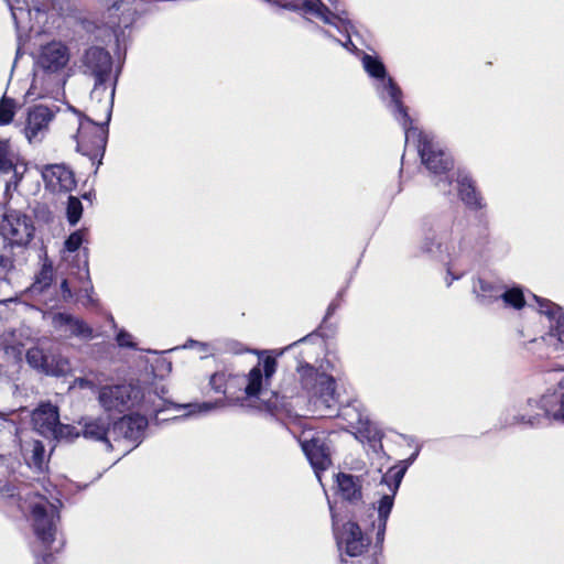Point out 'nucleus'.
Segmentation results:
<instances>
[{
  "label": "nucleus",
  "instance_id": "obj_47",
  "mask_svg": "<svg viewBox=\"0 0 564 564\" xmlns=\"http://www.w3.org/2000/svg\"><path fill=\"white\" fill-rule=\"evenodd\" d=\"M52 280V272L50 270H43L41 272V278L34 284L36 290H43L45 286L50 285Z\"/></svg>",
  "mask_w": 564,
  "mask_h": 564
},
{
  "label": "nucleus",
  "instance_id": "obj_17",
  "mask_svg": "<svg viewBox=\"0 0 564 564\" xmlns=\"http://www.w3.org/2000/svg\"><path fill=\"white\" fill-rule=\"evenodd\" d=\"M53 328L65 338H80L90 340L94 338V329L82 318L69 313L58 312L52 316Z\"/></svg>",
  "mask_w": 564,
  "mask_h": 564
},
{
  "label": "nucleus",
  "instance_id": "obj_11",
  "mask_svg": "<svg viewBox=\"0 0 564 564\" xmlns=\"http://www.w3.org/2000/svg\"><path fill=\"white\" fill-rule=\"evenodd\" d=\"M69 61V47L62 41H52L41 46L36 65L46 74H62Z\"/></svg>",
  "mask_w": 564,
  "mask_h": 564
},
{
  "label": "nucleus",
  "instance_id": "obj_37",
  "mask_svg": "<svg viewBox=\"0 0 564 564\" xmlns=\"http://www.w3.org/2000/svg\"><path fill=\"white\" fill-rule=\"evenodd\" d=\"M15 113V101L3 96L0 100V126L9 124Z\"/></svg>",
  "mask_w": 564,
  "mask_h": 564
},
{
  "label": "nucleus",
  "instance_id": "obj_48",
  "mask_svg": "<svg viewBox=\"0 0 564 564\" xmlns=\"http://www.w3.org/2000/svg\"><path fill=\"white\" fill-rule=\"evenodd\" d=\"M15 496V487L0 479V498H12Z\"/></svg>",
  "mask_w": 564,
  "mask_h": 564
},
{
  "label": "nucleus",
  "instance_id": "obj_22",
  "mask_svg": "<svg viewBox=\"0 0 564 564\" xmlns=\"http://www.w3.org/2000/svg\"><path fill=\"white\" fill-rule=\"evenodd\" d=\"M11 11L12 19L18 30H31L30 24L32 12L41 13L39 1L29 0H4Z\"/></svg>",
  "mask_w": 564,
  "mask_h": 564
},
{
  "label": "nucleus",
  "instance_id": "obj_19",
  "mask_svg": "<svg viewBox=\"0 0 564 564\" xmlns=\"http://www.w3.org/2000/svg\"><path fill=\"white\" fill-rule=\"evenodd\" d=\"M42 177L46 187L54 193L70 192L76 185L73 172L64 164L44 166Z\"/></svg>",
  "mask_w": 564,
  "mask_h": 564
},
{
  "label": "nucleus",
  "instance_id": "obj_59",
  "mask_svg": "<svg viewBox=\"0 0 564 564\" xmlns=\"http://www.w3.org/2000/svg\"><path fill=\"white\" fill-rule=\"evenodd\" d=\"M85 274L88 275L87 262H85Z\"/></svg>",
  "mask_w": 564,
  "mask_h": 564
},
{
  "label": "nucleus",
  "instance_id": "obj_46",
  "mask_svg": "<svg viewBox=\"0 0 564 564\" xmlns=\"http://www.w3.org/2000/svg\"><path fill=\"white\" fill-rule=\"evenodd\" d=\"M352 23L350 22V28L348 29V31H345L343 28L341 30H339L338 28H336V30L341 33V34H345L347 36V40L346 41H340V40H336L337 43H339L341 46H344L346 50L350 51V52H355L357 51V46L352 43L351 39H350V32L352 30Z\"/></svg>",
  "mask_w": 564,
  "mask_h": 564
},
{
  "label": "nucleus",
  "instance_id": "obj_10",
  "mask_svg": "<svg viewBox=\"0 0 564 564\" xmlns=\"http://www.w3.org/2000/svg\"><path fill=\"white\" fill-rule=\"evenodd\" d=\"M330 8L326 7L321 0H305L300 3V11L306 14H312L322 20L325 24L334 28H341L348 31L350 28V20L348 13L341 8L338 0H327Z\"/></svg>",
  "mask_w": 564,
  "mask_h": 564
},
{
  "label": "nucleus",
  "instance_id": "obj_7",
  "mask_svg": "<svg viewBox=\"0 0 564 564\" xmlns=\"http://www.w3.org/2000/svg\"><path fill=\"white\" fill-rule=\"evenodd\" d=\"M108 123L104 118L102 122L84 116L79 119V126L75 135L77 142V151L83 155L89 156L91 160L101 158L104 155L107 138H108Z\"/></svg>",
  "mask_w": 564,
  "mask_h": 564
},
{
  "label": "nucleus",
  "instance_id": "obj_1",
  "mask_svg": "<svg viewBox=\"0 0 564 564\" xmlns=\"http://www.w3.org/2000/svg\"><path fill=\"white\" fill-rule=\"evenodd\" d=\"M398 121L404 129L405 143L417 142V152L423 164L438 177L435 185L442 193L449 194L452 192V178L447 175V172L453 165L451 156L434 142L433 137L415 128L410 117L406 121L398 118Z\"/></svg>",
  "mask_w": 564,
  "mask_h": 564
},
{
  "label": "nucleus",
  "instance_id": "obj_13",
  "mask_svg": "<svg viewBox=\"0 0 564 564\" xmlns=\"http://www.w3.org/2000/svg\"><path fill=\"white\" fill-rule=\"evenodd\" d=\"M299 441L317 478L321 479L319 473L326 470L332 464L325 438L319 435L308 437L307 433H303Z\"/></svg>",
  "mask_w": 564,
  "mask_h": 564
},
{
  "label": "nucleus",
  "instance_id": "obj_18",
  "mask_svg": "<svg viewBox=\"0 0 564 564\" xmlns=\"http://www.w3.org/2000/svg\"><path fill=\"white\" fill-rule=\"evenodd\" d=\"M539 313L546 318L549 325L547 336L564 346V312L557 304L535 296Z\"/></svg>",
  "mask_w": 564,
  "mask_h": 564
},
{
  "label": "nucleus",
  "instance_id": "obj_5",
  "mask_svg": "<svg viewBox=\"0 0 564 564\" xmlns=\"http://www.w3.org/2000/svg\"><path fill=\"white\" fill-rule=\"evenodd\" d=\"M25 503H28L32 514L36 538L45 547H50L57 533V522L59 520L57 505L37 494L30 497Z\"/></svg>",
  "mask_w": 564,
  "mask_h": 564
},
{
  "label": "nucleus",
  "instance_id": "obj_60",
  "mask_svg": "<svg viewBox=\"0 0 564 564\" xmlns=\"http://www.w3.org/2000/svg\"><path fill=\"white\" fill-rule=\"evenodd\" d=\"M291 382H292V379H289V382L285 381L284 383L291 386Z\"/></svg>",
  "mask_w": 564,
  "mask_h": 564
},
{
  "label": "nucleus",
  "instance_id": "obj_3",
  "mask_svg": "<svg viewBox=\"0 0 564 564\" xmlns=\"http://www.w3.org/2000/svg\"><path fill=\"white\" fill-rule=\"evenodd\" d=\"M462 238V224L449 217H429L421 224L419 248L423 253L434 254L443 250L449 251L455 240Z\"/></svg>",
  "mask_w": 564,
  "mask_h": 564
},
{
  "label": "nucleus",
  "instance_id": "obj_32",
  "mask_svg": "<svg viewBox=\"0 0 564 564\" xmlns=\"http://www.w3.org/2000/svg\"><path fill=\"white\" fill-rule=\"evenodd\" d=\"M500 300L503 302L506 307H511L514 310H521L525 305L523 292L518 286L507 289L503 285Z\"/></svg>",
  "mask_w": 564,
  "mask_h": 564
},
{
  "label": "nucleus",
  "instance_id": "obj_4",
  "mask_svg": "<svg viewBox=\"0 0 564 564\" xmlns=\"http://www.w3.org/2000/svg\"><path fill=\"white\" fill-rule=\"evenodd\" d=\"M361 62L366 73L376 79L375 88L379 98L387 102V106L391 109L395 119L401 118L405 121L409 120L406 107L402 102V90L395 82L387 75L383 63L378 57L369 54H364Z\"/></svg>",
  "mask_w": 564,
  "mask_h": 564
},
{
  "label": "nucleus",
  "instance_id": "obj_45",
  "mask_svg": "<svg viewBox=\"0 0 564 564\" xmlns=\"http://www.w3.org/2000/svg\"><path fill=\"white\" fill-rule=\"evenodd\" d=\"M93 293V286L87 285L79 290V292L76 294V300L78 302H82L83 305L88 306L94 304V299L91 296Z\"/></svg>",
  "mask_w": 564,
  "mask_h": 564
},
{
  "label": "nucleus",
  "instance_id": "obj_12",
  "mask_svg": "<svg viewBox=\"0 0 564 564\" xmlns=\"http://www.w3.org/2000/svg\"><path fill=\"white\" fill-rule=\"evenodd\" d=\"M79 68L83 74L93 78H110L112 72V58L108 51L100 46H90L83 53L79 59Z\"/></svg>",
  "mask_w": 564,
  "mask_h": 564
},
{
  "label": "nucleus",
  "instance_id": "obj_15",
  "mask_svg": "<svg viewBox=\"0 0 564 564\" xmlns=\"http://www.w3.org/2000/svg\"><path fill=\"white\" fill-rule=\"evenodd\" d=\"M148 420L143 415H126L111 425V435L113 442L127 441L135 443L137 446L145 432Z\"/></svg>",
  "mask_w": 564,
  "mask_h": 564
},
{
  "label": "nucleus",
  "instance_id": "obj_51",
  "mask_svg": "<svg viewBox=\"0 0 564 564\" xmlns=\"http://www.w3.org/2000/svg\"><path fill=\"white\" fill-rule=\"evenodd\" d=\"M75 386L80 388V389H90V390L96 389L95 383L93 381L86 379V378H77V379H75Z\"/></svg>",
  "mask_w": 564,
  "mask_h": 564
},
{
  "label": "nucleus",
  "instance_id": "obj_35",
  "mask_svg": "<svg viewBox=\"0 0 564 564\" xmlns=\"http://www.w3.org/2000/svg\"><path fill=\"white\" fill-rule=\"evenodd\" d=\"M14 248L17 247L10 243L4 245L2 247L0 251V272L9 273L11 270L14 269Z\"/></svg>",
  "mask_w": 564,
  "mask_h": 564
},
{
  "label": "nucleus",
  "instance_id": "obj_14",
  "mask_svg": "<svg viewBox=\"0 0 564 564\" xmlns=\"http://www.w3.org/2000/svg\"><path fill=\"white\" fill-rule=\"evenodd\" d=\"M276 370L274 357L267 356L261 362L253 367L248 377L245 392L248 397L263 398L268 393L265 386Z\"/></svg>",
  "mask_w": 564,
  "mask_h": 564
},
{
  "label": "nucleus",
  "instance_id": "obj_44",
  "mask_svg": "<svg viewBox=\"0 0 564 564\" xmlns=\"http://www.w3.org/2000/svg\"><path fill=\"white\" fill-rule=\"evenodd\" d=\"M227 376L225 372H216L210 377L209 384L215 392L226 393Z\"/></svg>",
  "mask_w": 564,
  "mask_h": 564
},
{
  "label": "nucleus",
  "instance_id": "obj_28",
  "mask_svg": "<svg viewBox=\"0 0 564 564\" xmlns=\"http://www.w3.org/2000/svg\"><path fill=\"white\" fill-rule=\"evenodd\" d=\"M26 361L32 368L46 375H57L52 356L39 346L32 347L26 351Z\"/></svg>",
  "mask_w": 564,
  "mask_h": 564
},
{
  "label": "nucleus",
  "instance_id": "obj_58",
  "mask_svg": "<svg viewBox=\"0 0 564 564\" xmlns=\"http://www.w3.org/2000/svg\"><path fill=\"white\" fill-rule=\"evenodd\" d=\"M50 557H51V554L44 555V557H43L44 562H46Z\"/></svg>",
  "mask_w": 564,
  "mask_h": 564
},
{
  "label": "nucleus",
  "instance_id": "obj_27",
  "mask_svg": "<svg viewBox=\"0 0 564 564\" xmlns=\"http://www.w3.org/2000/svg\"><path fill=\"white\" fill-rule=\"evenodd\" d=\"M110 432L111 426L106 419H96L89 421L84 425L83 429V434L86 438L104 442L107 445V448L112 447L111 443L113 440Z\"/></svg>",
  "mask_w": 564,
  "mask_h": 564
},
{
  "label": "nucleus",
  "instance_id": "obj_56",
  "mask_svg": "<svg viewBox=\"0 0 564 564\" xmlns=\"http://www.w3.org/2000/svg\"><path fill=\"white\" fill-rule=\"evenodd\" d=\"M112 9H115V10H119V9H120V7L118 6V3H117V2H115V3L112 4V8H111L110 10H112Z\"/></svg>",
  "mask_w": 564,
  "mask_h": 564
},
{
  "label": "nucleus",
  "instance_id": "obj_25",
  "mask_svg": "<svg viewBox=\"0 0 564 564\" xmlns=\"http://www.w3.org/2000/svg\"><path fill=\"white\" fill-rule=\"evenodd\" d=\"M336 482L340 496L350 502L359 501L362 497V479L360 476H354L346 473H339L336 476Z\"/></svg>",
  "mask_w": 564,
  "mask_h": 564
},
{
  "label": "nucleus",
  "instance_id": "obj_53",
  "mask_svg": "<svg viewBox=\"0 0 564 564\" xmlns=\"http://www.w3.org/2000/svg\"><path fill=\"white\" fill-rule=\"evenodd\" d=\"M447 273H448V275L452 276L451 280L446 279L447 286H449L454 280H458L460 278V275H453L449 269H448Z\"/></svg>",
  "mask_w": 564,
  "mask_h": 564
},
{
  "label": "nucleus",
  "instance_id": "obj_52",
  "mask_svg": "<svg viewBox=\"0 0 564 564\" xmlns=\"http://www.w3.org/2000/svg\"><path fill=\"white\" fill-rule=\"evenodd\" d=\"M15 414V411L14 410H11L9 412H0V419H2L4 422L8 423L9 425V429L10 431L11 430H15V423L14 421L11 419V416Z\"/></svg>",
  "mask_w": 564,
  "mask_h": 564
},
{
  "label": "nucleus",
  "instance_id": "obj_36",
  "mask_svg": "<svg viewBox=\"0 0 564 564\" xmlns=\"http://www.w3.org/2000/svg\"><path fill=\"white\" fill-rule=\"evenodd\" d=\"M11 171H14V175H17V170L13 165L9 142L0 140V172L9 173Z\"/></svg>",
  "mask_w": 564,
  "mask_h": 564
},
{
  "label": "nucleus",
  "instance_id": "obj_2",
  "mask_svg": "<svg viewBox=\"0 0 564 564\" xmlns=\"http://www.w3.org/2000/svg\"><path fill=\"white\" fill-rule=\"evenodd\" d=\"M301 390L317 408L326 410L325 415H332L338 404L335 379L315 369L308 364L297 367Z\"/></svg>",
  "mask_w": 564,
  "mask_h": 564
},
{
  "label": "nucleus",
  "instance_id": "obj_42",
  "mask_svg": "<svg viewBox=\"0 0 564 564\" xmlns=\"http://www.w3.org/2000/svg\"><path fill=\"white\" fill-rule=\"evenodd\" d=\"M74 436H78V433L75 432L74 426L58 422L55 434L52 435L51 438L61 441L72 438Z\"/></svg>",
  "mask_w": 564,
  "mask_h": 564
},
{
  "label": "nucleus",
  "instance_id": "obj_61",
  "mask_svg": "<svg viewBox=\"0 0 564 564\" xmlns=\"http://www.w3.org/2000/svg\"><path fill=\"white\" fill-rule=\"evenodd\" d=\"M21 354H22V352H21V350L19 349V350L17 351V355L20 357V356H21Z\"/></svg>",
  "mask_w": 564,
  "mask_h": 564
},
{
  "label": "nucleus",
  "instance_id": "obj_54",
  "mask_svg": "<svg viewBox=\"0 0 564 564\" xmlns=\"http://www.w3.org/2000/svg\"><path fill=\"white\" fill-rule=\"evenodd\" d=\"M321 33L325 36V37H328V39H332L336 42V37H334L329 31L325 30V29H319Z\"/></svg>",
  "mask_w": 564,
  "mask_h": 564
},
{
  "label": "nucleus",
  "instance_id": "obj_40",
  "mask_svg": "<svg viewBox=\"0 0 564 564\" xmlns=\"http://www.w3.org/2000/svg\"><path fill=\"white\" fill-rule=\"evenodd\" d=\"M31 446L32 449L29 464H32L37 469H42L44 464L45 447L40 441H33Z\"/></svg>",
  "mask_w": 564,
  "mask_h": 564
},
{
  "label": "nucleus",
  "instance_id": "obj_38",
  "mask_svg": "<svg viewBox=\"0 0 564 564\" xmlns=\"http://www.w3.org/2000/svg\"><path fill=\"white\" fill-rule=\"evenodd\" d=\"M339 415L349 420L350 424H361L365 421L364 413L359 410V404H348L340 410Z\"/></svg>",
  "mask_w": 564,
  "mask_h": 564
},
{
  "label": "nucleus",
  "instance_id": "obj_50",
  "mask_svg": "<svg viewBox=\"0 0 564 564\" xmlns=\"http://www.w3.org/2000/svg\"><path fill=\"white\" fill-rule=\"evenodd\" d=\"M196 346L200 352H203L205 356L210 354V346L205 343H198L195 340H188V343L184 346L186 347H193Z\"/></svg>",
  "mask_w": 564,
  "mask_h": 564
},
{
  "label": "nucleus",
  "instance_id": "obj_39",
  "mask_svg": "<svg viewBox=\"0 0 564 564\" xmlns=\"http://www.w3.org/2000/svg\"><path fill=\"white\" fill-rule=\"evenodd\" d=\"M224 406V401L218 400L216 402H203V403H195V404H185V405H178L180 409H188V412L185 415H192L194 413H200V412H209L216 408Z\"/></svg>",
  "mask_w": 564,
  "mask_h": 564
},
{
  "label": "nucleus",
  "instance_id": "obj_34",
  "mask_svg": "<svg viewBox=\"0 0 564 564\" xmlns=\"http://www.w3.org/2000/svg\"><path fill=\"white\" fill-rule=\"evenodd\" d=\"M83 215V204L79 198L75 196H68L67 207H66V217L68 223L72 226H75Z\"/></svg>",
  "mask_w": 564,
  "mask_h": 564
},
{
  "label": "nucleus",
  "instance_id": "obj_8",
  "mask_svg": "<svg viewBox=\"0 0 564 564\" xmlns=\"http://www.w3.org/2000/svg\"><path fill=\"white\" fill-rule=\"evenodd\" d=\"M553 403V394L545 393L539 399L529 398L525 403L518 409L514 406L506 411L503 424L514 425L524 424L532 427L542 424L543 419L551 417V404Z\"/></svg>",
  "mask_w": 564,
  "mask_h": 564
},
{
  "label": "nucleus",
  "instance_id": "obj_26",
  "mask_svg": "<svg viewBox=\"0 0 564 564\" xmlns=\"http://www.w3.org/2000/svg\"><path fill=\"white\" fill-rule=\"evenodd\" d=\"M457 189L460 199L473 209H481L484 207L481 197L477 193L474 182L465 172L457 173Z\"/></svg>",
  "mask_w": 564,
  "mask_h": 564
},
{
  "label": "nucleus",
  "instance_id": "obj_16",
  "mask_svg": "<svg viewBox=\"0 0 564 564\" xmlns=\"http://www.w3.org/2000/svg\"><path fill=\"white\" fill-rule=\"evenodd\" d=\"M54 112L46 106L35 105L28 110L24 135L30 143L40 142L45 137Z\"/></svg>",
  "mask_w": 564,
  "mask_h": 564
},
{
  "label": "nucleus",
  "instance_id": "obj_6",
  "mask_svg": "<svg viewBox=\"0 0 564 564\" xmlns=\"http://www.w3.org/2000/svg\"><path fill=\"white\" fill-rule=\"evenodd\" d=\"M98 402L108 413L121 414L139 405L142 390L132 383L106 384L98 388Z\"/></svg>",
  "mask_w": 564,
  "mask_h": 564
},
{
  "label": "nucleus",
  "instance_id": "obj_23",
  "mask_svg": "<svg viewBox=\"0 0 564 564\" xmlns=\"http://www.w3.org/2000/svg\"><path fill=\"white\" fill-rule=\"evenodd\" d=\"M381 484L388 487V492H383L378 503V524H377V540L382 542L384 538L386 527L388 518L391 513L394 496L398 492L399 487L394 488V479L388 478V481L381 477Z\"/></svg>",
  "mask_w": 564,
  "mask_h": 564
},
{
  "label": "nucleus",
  "instance_id": "obj_20",
  "mask_svg": "<svg viewBox=\"0 0 564 564\" xmlns=\"http://www.w3.org/2000/svg\"><path fill=\"white\" fill-rule=\"evenodd\" d=\"M34 430L46 438L55 434L59 422V414L56 406L51 403L40 405L32 414Z\"/></svg>",
  "mask_w": 564,
  "mask_h": 564
},
{
  "label": "nucleus",
  "instance_id": "obj_9",
  "mask_svg": "<svg viewBox=\"0 0 564 564\" xmlns=\"http://www.w3.org/2000/svg\"><path fill=\"white\" fill-rule=\"evenodd\" d=\"M0 234L10 245L22 249L33 238L32 218L18 210H8L0 224Z\"/></svg>",
  "mask_w": 564,
  "mask_h": 564
},
{
  "label": "nucleus",
  "instance_id": "obj_30",
  "mask_svg": "<svg viewBox=\"0 0 564 564\" xmlns=\"http://www.w3.org/2000/svg\"><path fill=\"white\" fill-rule=\"evenodd\" d=\"M547 380L550 382H555L560 390H564V369L550 371ZM553 404L554 402L551 404V417L556 421L564 422V392L561 394L558 408L556 410H553Z\"/></svg>",
  "mask_w": 564,
  "mask_h": 564
},
{
  "label": "nucleus",
  "instance_id": "obj_33",
  "mask_svg": "<svg viewBox=\"0 0 564 564\" xmlns=\"http://www.w3.org/2000/svg\"><path fill=\"white\" fill-rule=\"evenodd\" d=\"M272 395L275 398V401L268 400L273 406L282 405L284 406L286 403L284 402L286 399H292L294 397L300 395V390L296 386L292 387L286 383H283L279 391H272Z\"/></svg>",
  "mask_w": 564,
  "mask_h": 564
},
{
  "label": "nucleus",
  "instance_id": "obj_49",
  "mask_svg": "<svg viewBox=\"0 0 564 564\" xmlns=\"http://www.w3.org/2000/svg\"><path fill=\"white\" fill-rule=\"evenodd\" d=\"M62 299L66 302L70 301L74 297V294L68 285L67 280H63L61 284Z\"/></svg>",
  "mask_w": 564,
  "mask_h": 564
},
{
  "label": "nucleus",
  "instance_id": "obj_57",
  "mask_svg": "<svg viewBox=\"0 0 564 564\" xmlns=\"http://www.w3.org/2000/svg\"><path fill=\"white\" fill-rule=\"evenodd\" d=\"M362 564H373L371 560H365L362 561Z\"/></svg>",
  "mask_w": 564,
  "mask_h": 564
},
{
  "label": "nucleus",
  "instance_id": "obj_24",
  "mask_svg": "<svg viewBox=\"0 0 564 564\" xmlns=\"http://www.w3.org/2000/svg\"><path fill=\"white\" fill-rule=\"evenodd\" d=\"M502 288L503 285L498 282L478 278L473 283V293L479 304L490 305L500 300Z\"/></svg>",
  "mask_w": 564,
  "mask_h": 564
},
{
  "label": "nucleus",
  "instance_id": "obj_55",
  "mask_svg": "<svg viewBox=\"0 0 564 564\" xmlns=\"http://www.w3.org/2000/svg\"><path fill=\"white\" fill-rule=\"evenodd\" d=\"M336 310V304L335 303H332L328 308H327V316H329L330 314L334 313V311Z\"/></svg>",
  "mask_w": 564,
  "mask_h": 564
},
{
  "label": "nucleus",
  "instance_id": "obj_41",
  "mask_svg": "<svg viewBox=\"0 0 564 564\" xmlns=\"http://www.w3.org/2000/svg\"><path fill=\"white\" fill-rule=\"evenodd\" d=\"M86 237V229H79L69 235L65 241V249L69 252H74L79 249L84 243Z\"/></svg>",
  "mask_w": 564,
  "mask_h": 564
},
{
  "label": "nucleus",
  "instance_id": "obj_31",
  "mask_svg": "<svg viewBox=\"0 0 564 564\" xmlns=\"http://www.w3.org/2000/svg\"><path fill=\"white\" fill-rule=\"evenodd\" d=\"M420 449L416 448L415 452L408 457L406 459L402 460L400 465L391 467L387 474L383 475V480L388 481V478L394 479V488L400 487L401 481L406 473V469L414 463L419 455Z\"/></svg>",
  "mask_w": 564,
  "mask_h": 564
},
{
  "label": "nucleus",
  "instance_id": "obj_43",
  "mask_svg": "<svg viewBox=\"0 0 564 564\" xmlns=\"http://www.w3.org/2000/svg\"><path fill=\"white\" fill-rule=\"evenodd\" d=\"M116 340L119 347L121 348H130L135 349L137 344L133 340V337L130 333L124 329H120L116 336Z\"/></svg>",
  "mask_w": 564,
  "mask_h": 564
},
{
  "label": "nucleus",
  "instance_id": "obj_29",
  "mask_svg": "<svg viewBox=\"0 0 564 564\" xmlns=\"http://www.w3.org/2000/svg\"><path fill=\"white\" fill-rule=\"evenodd\" d=\"M117 26L116 21L107 22L98 25L95 21L85 20L84 28L90 33L95 41L100 43L109 42L115 35V28Z\"/></svg>",
  "mask_w": 564,
  "mask_h": 564
},
{
  "label": "nucleus",
  "instance_id": "obj_21",
  "mask_svg": "<svg viewBox=\"0 0 564 564\" xmlns=\"http://www.w3.org/2000/svg\"><path fill=\"white\" fill-rule=\"evenodd\" d=\"M95 85L90 94L91 100H97L99 104L100 110L104 112V118L106 119V123H109L111 118V109L113 105L115 97V85L116 79L111 80L110 78H101L99 83V78H94Z\"/></svg>",
  "mask_w": 564,
  "mask_h": 564
}]
</instances>
